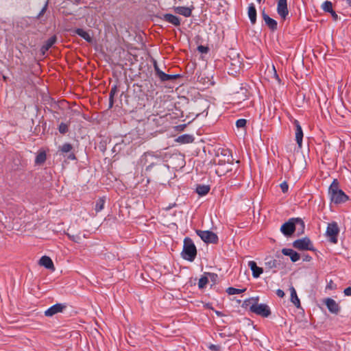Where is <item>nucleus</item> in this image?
Wrapping results in <instances>:
<instances>
[{
	"label": "nucleus",
	"instance_id": "35",
	"mask_svg": "<svg viewBox=\"0 0 351 351\" xmlns=\"http://www.w3.org/2000/svg\"><path fill=\"white\" fill-rule=\"evenodd\" d=\"M59 132L61 133V134H65L67 131H68V127H67V125L64 123H61L59 125Z\"/></svg>",
	"mask_w": 351,
	"mask_h": 351
},
{
	"label": "nucleus",
	"instance_id": "28",
	"mask_svg": "<svg viewBox=\"0 0 351 351\" xmlns=\"http://www.w3.org/2000/svg\"><path fill=\"white\" fill-rule=\"evenodd\" d=\"M246 289H236L234 287H228L226 289V293L229 295H236V294H240L245 291Z\"/></svg>",
	"mask_w": 351,
	"mask_h": 351
},
{
	"label": "nucleus",
	"instance_id": "30",
	"mask_svg": "<svg viewBox=\"0 0 351 351\" xmlns=\"http://www.w3.org/2000/svg\"><path fill=\"white\" fill-rule=\"evenodd\" d=\"M117 88L116 86H114L111 88L110 94H109V106L112 108L114 104V96L117 93Z\"/></svg>",
	"mask_w": 351,
	"mask_h": 351
},
{
	"label": "nucleus",
	"instance_id": "17",
	"mask_svg": "<svg viewBox=\"0 0 351 351\" xmlns=\"http://www.w3.org/2000/svg\"><path fill=\"white\" fill-rule=\"evenodd\" d=\"M262 16L263 20L265 21L266 25L272 30H276L277 29V22L270 18L266 13L264 12L262 13Z\"/></svg>",
	"mask_w": 351,
	"mask_h": 351
},
{
	"label": "nucleus",
	"instance_id": "29",
	"mask_svg": "<svg viewBox=\"0 0 351 351\" xmlns=\"http://www.w3.org/2000/svg\"><path fill=\"white\" fill-rule=\"evenodd\" d=\"M104 204H105V199L104 198H99L97 202H96V204H95V211L96 213H99L100 212L101 210H102L104 208Z\"/></svg>",
	"mask_w": 351,
	"mask_h": 351
},
{
	"label": "nucleus",
	"instance_id": "16",
	"mask_svg": "<svg viewBox=\"0 0 351 351\" xmlns=\"http://www.w3.org/2000/svg\"><path fill=\"white\" fill-rule=\"evenodd\" d=\"M163 20L175 25V26H179L180 25V19L174 16L171 14H165L163 15Z\"/></svg>",
	"mask_w": 351,
	"mask_h": 351
},
{
	"label": "nucleus",
	"instance_id": "40",
	"mask_svg": "<svg viewBox=\"0 0 351 351\" xmlns=\"http://www.w3.org/2000/svg\"><path fill=\"white\" fill-rule=\"evenodd\" d=\"M343 293L346 295L351 296V287L345 289Z\"/></svg>",
	"mask_w": 351,
	"mask_h": 351
},
{
	"label": "nucleus",
	"instance_id": "8",
	"mask_svg": "<svg viewBox=\"0 0 351 351\" xmlns=\"http://www.w3.org/2000/svg\"><path fill=\"white\" fill-rule=\"evenodd\" d=\"M293 245L295 248L300 250H312L313 249L311 241L306 237L295 241Z\"/></svg>",
	"mask_w": 351,
	"mask_h": 351
},
{
	"label": "nucleus",
	"instance_id": "11",
	"mask_svg": "<svg viewBox=\"0 0 351 351\" xmlns=\"http://www.w3.org/2000/svg\"><path fill=\"white\" fill-rule=\"evenodd\" d=\"M294 125L295 127V141L298 147L301 148L302 145L303 131L298 120L294 121Z\"/></svg>",
	"mask_w": 351,
	"mask_h": 351
},
{
	"label": "nucleus",
	"instance_id": "18",
	"mask_svg": "<svg viewBox=\"0 0 351 351\" xmlns=\"http://www.w3.org/2000/svg\"><path fill=\"white\" fill-rule=\"evenodd\" d=\"M247 14L252 24H255L256 21V10L254 3L249 5Z\"/></svg>",
	"mask_w": 351,
	"mask_h": 351
},
{
	"label": "nucleus",
	"instance_id": "31",
	"mask_svg": "<svg viewBox=\"0 0 351 351\" xmlns=\"http://www.w3.org/2000/svg\"><path fill=\"white\" fill-rule=\"evenodd\" d=\"M322 9L327 12H332V3L329 1H326L322 5Z\"/></svg>",
	"mask_w": 351,
	"mask_h": 351
},
{
	"label": "nucleus",
	"instance_id": "15",
	"mask_svg": "<svg viewBox=\"0 0 351 351\" xmlns=\"http://www.w3.org/2000/svg\"><path fill=\"white\" fill-rule=\"evenodd\" d=\"M282 253L290 257L292 262H296L300 260V254L292 249L284 248L282 250Z\"/></svg>",
	"mask_w": 351,
	"mask_h": 351
},
{
	"label": "nucleus",
	"instance_id": "43",
	"mask_svg": "<svg viewBox=\"0 0 351 351\" xmlns=\"http://www.w3.org/2000/svg\"><path fill=\"white\" fill-rule=\"evenodd\" d=\"M346 2L351 7V0H346Z\"/></svg>",
	"mask_w": 351,
	"mask_h": 351
},
{
	"label": "nucleus",
	"instance_id": "9",
	"mask_svg": "<svg viewBox=\"0 0 351 351\" xmlns=\"http://www.w3.org/2000/svg\"><path fill=\"white\" fill-rule=\"evenodd\" d=\"M277 12L282 19H285L289 14L287 0H277Z\"/></svg>",
	"mask_w": 351,
	"mask_h": 351
},
{
	"label": "nucleus",
	"instance_id": "13",
	"mask_svg": "<svg viewBox=\"0 0 351 351\" xmlns=\"http://www.w3.org/2000/svg\"><path fill=\"white\" fill-rule=\"evenodd\" d=\"M325 304L330 312L337 314L339 311V306L336 301L333 299H326Z\"/></svg>",
	"mask_w": 351,
	"mask_h": 351
},
{
	"label": "nucleus",
	"instance_id": "23",
	"mask_svg": "<svg viewBox=\"0 0 351 351\" xmlns=\"http://www.w3.org/2000/svg\"><path fill=\"white\" fill-rule=\"evenodd\" d=\"M56 36H51V38H49L41 48L42 53L45 54V52L47 51L52 47V45L56 43Z\"/></svg>",
	"mask_w": 351,
	"mask_h": 351
},
{
	"label": "nucleus",
	"instance_id": "34",
	"mask_svg": "<svg viewBox=\"0 0 351 351\" xmlns=\"http://www.w3.org/2000/svg\"><path fill=\"white\" fill-rule=\"evenodd\" d=\"M246 123H247V121L245 119H240L236 121V126L237 128H244L246 125Z\"/></svg>",
	"mask_w": 351,
	"mask_h": 351
},
{
	"label": "nucleus",
	"instance_id": "26",
	"mask_svg": "<svg viewBox=\"0 0 351 351\" xmlns=\"http://www.w3.org/2000/svg\"><path fill=\"white\" fill-rule=\"evenodd\" d=\"M46 160V153L44 151L40 152L35 159V163L36 165H40L43 164Z\"/></svg>",
	"mask_w": 351,
	"mask_h": 351
},
{
	"label": "nucleus",
	"instance_id": "19",
	"mask_svg": "<svg viewBox=\"0 0 351 351\" xmlns=\"http://www.w3.org/2000/svg\"><path fill=\"white\" fill-rule=\"evenodd\" d=\"M39 263L40 265L44 266L47 269H54V265L52 260L47 256H43L40 259Z\"/></svg>",
	"mask_w": 351,
	"mask_h": 351
},
{
	"label": "nucleus",
	"instance_id": "3",
	"mask_svg": "<svg viewBox=\"0 0 351 351\" xmlns=\"http://www.w3.org/2000/svg\"><path fill=\"white\" fill-rule=\"evenodd\" d=\"M297 225H299L302 230L304 228V223L301 219H290L288 221L281 226L280 231L285 236H291L295 232Z\"/></svg>",
	"mask_w": 351,
	"mask_h": 351
},
{
	"label": "nucleus",
	"instance_id": "6",
	"mask_svg": "<svg viewBox=\"0 0 351 351\" xmlns=\"http://www.w3.org/2000/svg\"><path fill=\"white\" fill-rule=\"evenodd\" d=\"M339 233V228L336 222H332L328 224L326 228V236L329 237L330 242L336 243L337 242V236Z\"/></svg>",
	"mask_w": 351,
	"mask_h": 351
},
{
	"label": "nucleus",
	"instance_id": "33",
	"mask_svg": "<svg viewBox=\"0 0 351 351\" xmlns=\"http://www.w3.org/2000/svg\"><path fill=\"white\" fill-rule=\"evenodd\" d=\"M192 141H193V138L191 136H187V135H183V136H179V138H178V141L182 142V143H189V142H191Z\"/></svg>",
	"mask_w": 351,
	"mask_h": 351
},
{
	"label": "nucleus",
	"instance_id": "44",
	"mask_svg": "<svg viewBox=\"0 0 351 351\" xmlns=\"http://www.w3.org/2000/svg\"><path fill=\"white\" fill-rule=\"evenodd\" d=\"M216 173H219V168L216 169Z\"/></svg>",
	"mask_w": 351,
	"mask_h": 351
},
{
	"label": "nucleus",
	"instance_id": "46",
	"mask_svg": "<svg viewBox=\"0 0 351 351\" xmlns=\"http://www.w3.org/2000/svg\"><path fill=\"white\" fill-rule=\"evenodd\" d=\"M258 3H261V0H256Z\"/></svg>",
	"mask_w": 351,
	"mask_h": 351
},
{
	"label": "nucleus",
	"instance_id": "41",
	"mask_svg": "<svg viewBox=\"0 0 351 351\" xmlns=\"http://www.w3.org/2000/svg\"><path fill=\"white\" fill-rule=\"evenodd\" d=\"M276 295L279 297V298H283L285 296V293L281 289H278L276 291Z\"/></svg>",
	"mask_w": 351,
	"mask_h": 351
},
{
	"label": "nucleus",
	"instance_id": "12",
	"mask_svg": "<svg viewBox=\"0 0 351 351\" xmlns=\"http://www.w3.org/2000/svg\"><path fill=\"white\" fill-rule=\"evenodd\" d=\"M247 265L252 271V276L255 278H258L263 272V268L258 267L256 262L254 261H249Z\"/></svg>",
	"mask_w": 351,
	"mask_h": 351
},
{
	"label": "nucleus",
	"instance_id": "32",
	"mask_svg": "<svg viewBox=\"0 0 351 351\" xmlns=\"http://www.w3.org/2000/svg\"><path fill=\"white\" fill-rule=\"evenodd\" d=\"M208 282V279L206 276L200 278L198 282V287L199 289H204Z\"/></svg>",
	"mask_w": 351,
	"mask_h": 351
},
{
	"label": "nucleus",
	"instance_id": "7",
	"mask_svg": "<svg viewBox=\"0 0 351 351\" xmlns=\"http://www.w3.org/2000/svg\"><path fill=\"white\" fill-rule=\"evenodd\" d=\"M196 233L205 243H216L218 241L217 235L213 232L209 230H197Z\"/></svg>",
	"mask_w": 351,
	"mask_h": 351
},
{
	"label": "nucleus",
	"instance_id": "10",
	"mask_svg": "<svg viewBox=\"0 0 351 351\" xmlns=\"http://www.w3.org/2000/svg\"><path fill=\"white\" fill-rule=\"evenodd\" d=\"M66 306L63 304H56L45 311V315L47 317H51L58 313L62 312Z\"/></svg>",
	"mask_w": 351,
	"mask_h": 351
},
{
	"label": "nucleus",
	"instance_id": "1",
	"mask_svg": "<svg viewBox=\"0 0 351 351\" xmlns=\"http://www.w3.org/2000/svg\"><path fill=\"white\" fill-rule=\"evenodd\" d=\"M328 194L332 202L336 204H342L348 199V196L339 189V182L335 179L328 189Z\"/></svg>",
	"mask_w": 351,
	"mask_h": 351
},
{
	"label": "nucleus",
	"instance_id": "47",
	"mask_svg": "<svg viewBox=\"0 0 351 351\" xmlns=\"http://www.w3.org/2000/svg\"><path fill=\"white\" fill-rule=\"evenodd\" d=\"M75 1H77V2H80V0H75Z\"/></svg>",
	"mask_w": 351,
	"mask_h": 351
},
{
	"label": "nucleus",
	"instance_id": "36",
	"mask_svg": "<svg viewBox=\"0 0 351 351\" xmlns=\"http://www.w3.org/2000/svg\"><path fill=\"white\" fill-rule=\"evenodd\" d=\"M67 237H69V239L75 243H79L80 242V237L79 235H72V234H66Z\"/></svg>",
	"mask_w": 351,
	"mask_h": 351
},
{
	"label": "nucleus",
	"instance_id": "39",
	"mask_svg": "<svg viewBox=\"0 0 351 351\" xmlns=\"http://www.w3.org/2000/svg\"><path fill=\"white\" fill-rule=\"evenodd\" d=\"M154 70L156 71V74L158 77L160 75V72H162V71L159 69L156 62L154 63Z\"/></svg>",
	"mask_w": 351,
	"mask_h": 351
},
{
	"label": "nucleus",
	"instance_id": "42",
	"mask_svg": "<svg viewBox=\"0 0 351 351\" xmlns=\"http://www.w3.org/2000/svg\"><path fill=\"white\" fill-rule=\"evenodd\" d=\"M332 14V16H333V18L335 19H337V14L335 13V12L334 10H332V12H330Z\"/></svg>",
	"mask_w": 351,
	"mask_h": 351
},
{
	"label": "nucleus",
	"instance_id": "25",
	"mask_svg": "<svg viewBox=\"0 0 351 351\" xmlns=\"http://www.w3.org/2000/svg\"><path fill=\"white\" fill-rule=\"evenodd\" d=\"M178 77V75H169L164 72H160V75L158 76L160 80L162 82L172 81L176 80Z\"/></svg>",
	"mask_w": 351,
	"mask_h": 351
},
{
	"label": "nucleus",
	"instance_id": "45",
	"mask_svg": "<svg viewBox=\"0 0 351 351\" xmlns=\"http://www.w3.org/2000/svg\"><path fill=\"white\" fill-rule=\"evenodd\" d=\"M215 348V346L213 345L210 346V348Z\"/></svg>",
	"mask_w": 351,
	"mask_h": 351
},
{
	"label": "nucleus",
	"instance_id": "2",
	"mask_svg": "<svg viewBox=\"0 0 351 351\" xmlns=\"http://www.w3.org/2000/svg\"><path fill=\"white\" fill-rule=\"evenodd\" d=\"M196 255L197 250L193 241L190 238H185L182 252V258L189 261H193Z\"/></svg>",
	"mask_w": 351,
	"mask_h": 351
},
{
	"label": "nucleus",
	"instance_id": "22",
	"mask_svg": "<svg viewBox=\"0 0 351 351\" xmlns=\"http://www.w3.org/2000/svg\"><path fill=\"white\" fill-rule=\"evenodd\" d=\"M75 32L80 36H81L82 38H83L85 40H86L88 43H92L93 42V38L92 37L90 36V34L86 32L85 30H84L83 29H81V28H77L75 30Z\"/></svg>",
	"mask_w": 351,
	"mask_h": 351
},
{
	"label": "nucleus",
	"instance_id": "27",
	"mask_svg": "<svg viewBox=\"0 0 351 351\" xmlns=\"http://www.w3.org/2000/svg\"><path fill=\"white\" fill-rule=\"evenodd\" d=\"M209 191L210 186L208 185H199L196 189V192L199 195H205L209 192Z\"/></svg>",
	"mask_w": 351,
	"mask_h": 351
},
{
	"label": "nucleus",
	"instance_id": "5",
	"mask_svg": "<svg viewBox=\"0 0 351 351\" xmlns=\"http://www.w3.org/2000/svg\"><path fill=\"white\" fill-rule=\"evenodd\" d=\"M250 309L252 313L263 317H267L271 314L269 307L265 304H258L256 302L251 305Z\"/></svg>",
	"mask_w": 351,
	"mask_h": 351
},
{
	"label": "nucleus",
	"instance_id": "20",
	"mask_svg": "<svg viewBox=\"0 0 351 351\" xmlns=\"http://www.w3.org/2000/svg\"><path fill=\"white\" fill-rule=\"evenodd\" d=\"M265 265L266 269H272L278 267L280 263L278 262L277 260L274 259L271 257H268L265 258Z\"/></svg>",
	"mask_w": 351,
	"mask_h": 351
},
{
	"label": "nucleus",
	"instance_id": "4",
	"mask_svg": "<svg viewBox=\"0 0 351 351\" xmlns=\"http://www.w3.org/2000/svg\"><path fill=\"white\" fill-rule=\"evenodd\" d=\"M161 159L160 155L156 152H145L140 158L139 162L141 165H148L146 167V171H150L156 162Z\"/></svg>",
	"mask_w": 351,
	"mask_h": 351
},
{
	"label": "nucleus",
	"instance_id": "37",
	"mask_svg": "<svg viewBox=\"0 0 351 351\" xmlns=\"http://www.w3.org/2000/svg\"><path fill=\"white\" fill-rule=\"evenodd\" d=\"M197 50L202 53H206L208 52V49L207 47L199 45L197 47Z\"/></svg>",
	"mask_w": 351,
	"mask_h": 351
},
{
	"label": "nucleus",
	"instance_id": "38",
	"mask_svg": "<svg viewBox=\"0 0 351 351\" xmlns=\"http://www.w3.org/2000/svg\"><path fill=\"white\" fill-rule=\"evenodd\" d=\"M280 188L283 193H286L288 191L289 186L287 182H284L282 184H280Z\"/></svg>",
	"mask_w": 351,
	"mask_h": 351
},
{
	"label": "nucleus",
	"instance_id": "14",
	"mask_svg": "<svg viewBox=\"0 0 351 351\" xmlns=\"http://www.w3.org/2000/svg\"><path fill=\"white\" fill-rule=\"evenodd\" d=\"M72 149H73V146L70 143H64V144H63L62 146H60L59 147V150L62 154L70 153L67 156V158L69 159V160H73L75 159V154L71 152Z\"/></svg>",
	"mask_w": 351,
	"mask_h": 351
},
{
	"label": "nucleus",
	"instance_id": "21",
	"mask_svg": "<svg viewBox=\"0 0 351 351\" xmlns=\"http://www.w3.org/2000/svg\"><path fill=\"white\" fill-rule=\"evenodd\" d=\"M177 14H181L185 17H189L191 15L192 10L188 7L178 6L174 8Z\"/></svg>",
	"mask_w": 351,
	"mask_h": 351
},
{
	"label": "nucleus",
	"instance_id": "24",
	"mask_svg": "<svg viewBox=\"0 0 351 351\" xmlns=\"http://www.w3.org/2000/svg\"><path fill=\"white\" fill-rule=\"evenodd\" d=\"M290 292H291V302L296 306L299 307L300 306V300L297 295L296 291L293 287H291L290 288Z\"/></svg>",
	"mask_w": 351,
	"mask_h": 351
}]
</instances>
